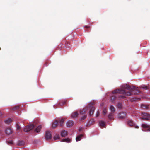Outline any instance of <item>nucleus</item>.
<instances>
[{
  "label": "nucleus",
  "instance_id": "nucleus-1",
  "mask_svg": "<svg viewBox=\"0 0 150 150\" xmlns=\"http://www.w3.org/2000/svg\"><path fill=\"white\" fill-rule=\"evenodd\" d=\"M125 89H118L114 90L113 91L112 93L113 94H115L116 93H118L119 94H124L125 96H130L132 94V92H126L124 90Z\"/></svg>",
  "mask_w": 150,
  "mask_h": 150
},
{
  "label": "nucleus",
  "instance_id": "nucleus-2",
  "mask_svg": "<svg viewBox=\"0 0 150 150\" xmlns=\"http://www.w3.org/2000/svg\"><path fill=\"white\" fill-rule=\"evenodd\" d=\"M64 120V119H62L60 120L59 122L57 120L54 121L52 124V128L53 129L55 128L59 125V126L60 127L62 126Z\"/></svg>",
  "mask_w": 150,
  "mask_h": 150
},
{
  "label": "nucleus",
  "instance_id": "nucleus-3",
  "mask_svg": "<svg viewBox=\"0 0 150 150\" xmlns=\"http://www.w3.org/2000/svg\"><path fill=\"white\" fill-rule=\"evenodd\" d=\"M93 103H90L88 105L87 107V109L89 108L90 109L89 113L90 116L93 115L95 110V108L93 106Z\"/></svg>",
  "mask_w": 150,
  "mask_h": 150
},
{
  "label": "nucleus",
  "instance_id": "nucleus-4",
  "mask_svg": "<svg viewBox=\"0 0 150 150\" xmlns=\"http://www.w3.org/2000/svg\"><path fill=\"white\" fill-rule=\"evenodd\" d=\"M122 87L124 89H127L129 91H132L135 88L134 86H131L127 84L122 85Z\"/></svg>",
  "mask_w": 150,
  "mask_h": 150
},
{
  "label": "nucleus",
  "instance_id": "nucleus-5",
  "mask_svg": "<svg viewBox=\"0 0 150 150\" xmlns=\"http://www.w3.org/2000/svg\"><path fill=\"white\" fill-rule=\"evenodd\" d=\"M142 117L141 118L142 119L145 120H150V114L145 112H142L141 113Z\"/></svg>",
  "mask_w": 150,
  "mask_h": 150
},
{
  "label": "nucleus",
  "instance_id": "nucleus-6",
  "mask_svg": "<svg viewBox=\"0 0 150 150\" xmlns=\"http://www.w3.org/2000/svg\"><path fill=\"white\" fill-rule=\"evenodd\" d=\"M35 127V126L33 124H31V125L25 127L24 128L23 130L25 132H28L34 128Z\"/></svg>",
  "mask_w": 150,
  "mask_h": 150
},
{
  "label": "nucleus",
  "instance_id": "nucleus-7",
  "mask_svg": "<svg viewBox=\"0 0 150 150\" xmlns=\"http://www.w3.org/2000/svg\"><path fill=\"white\" fill-rule=\"evenodd\" d=\"M45 137L46 140H48L51 139L52 138V135L50 132L47 131L45 135Z\"/></svg>",
  "mask_w": 150,
  "mask_h": 150
},
{
  "label": "nucleus",
  "instance_id": "nucleus-8",
  "mask_svg": "<svg viewBox=\"0 0 150 150\" xmlns=\"http://www.w3.org/2000/svg\"><path fill=\"white\" fill-rule=\"evenodd\" d=\"M5 132L6 134L9 135L12 133L13 131L10 127H8L5 129Z\"/></svg>",
  "mask_w": 150,
  "mask_h": 150
},
{
  "label": "nucleus",
  "instance_id": "nucleus-9",
  "mask_svg": "<svg viewBox=\"0 0 150 150\" xmlns=\"http://www.w3.org/2000/svg\"><path fill=\"white\" fill-rule=\"evenodd\" d=\"M126 116V114L125 112L119 113L118 115V118L120 119H124Z\"/></svg>",
  "mask_w": 150,
  "mask_h": 150
},
{
  "label": "nucleus",
  "instance_id": "nucleus-10",
  "mask_svg": "<svg viewBox=\"0 0 150 150\" xmlns=\"http://www.w3.org/2000/svg\"><path fill=\"white\" fill-rule=\"evenodd\" d=\"M74 124V122L72 120L68 121L66 123L67 126L68 127H71Z\"/></svg>",
  "mask_w": 150,
  "mask_h": 150
},
{
  "label": "nucleus",
  "instance_id": "nucleus-11",
  "mask_svg": "<svg viewBox=\"0 0 150 150\" xmlns=\"http://www.w3.org/2000/svg\"><path fill=\"white\" fill-rule=\"evenodd\" d=\"M78 115V112H75L72 114L71 117L73 118H76L77 117Z\"/></svg>",
  "mask_w": 150,
  "mask_h": 150
},
{
  "label": "nucleus",
  "instance_id": "nucleus-12",
  "mask_svg": "<svg viewBox=\"0 0 150 150\" xmlns=\"http://www.w3.org/2000/svg\"><path fill=\"white\" fill-rule=\"evenodd\" d=\"M142 127L144 128H149L148 129V130L150 131V127L149 125H147V124H142Z\"/></svg>",
  "mask_w": 150,
  "mask_h": 150
},
{
  "label": "nucleus",
  "instance_id": "nucleus-13",
  "mask_svg": "<svg viewBox=\"0 0 150 150\" xmlns=\"http://www.w3.org/2000/svg\"><path fill=\"white\" fill-rule=\"evenodd\" d=\"M42 128V126L41 125L38 126L35 129V132H36L38 133L40 132L41 128Z\"/></svg>",
  "mask_w": 150,
  "mask_h": 150
},
{
  "label": "nucleus",
  "instance_id": "nucleus-14",
  "mask_svg": "<svg viewBox=\"0 0 150 150\" xmlns=\"http://www.w3.org/2000/svg\"><path fill=\"white\" fill-rule=\"evenodd\" d=\"M139 91L137 90V89H135V88L133 90V91H132V94H137L139 93Z\"/></svg>",
  "mask_w": 150,
  "mask_h": 150
},
{
  "label": "nucleus",
  "instance_id": "nucleus-15",
  "mask_svg": "<svg viewBox=\"0 0 150 150\" xmlns=\"http://www.w3.org/2000/svg\"><path fill=\"white\" fill-rule=\"evenodd\" d=\"M67 131L63 130L62 131L61 133V135L63 137H65L67 135Z\"/></svg>",
  "mask_w": 150,
  "mask_h": 150
},
{
  "label": "nucleus",
  "instance_id": "nucleus-16",
  "mask_svg": "<svg viewBox=\"0 0 150 150\" xmlns=\"http://www.w3.org/2000/svg\"><path fill=\"white\" fill-rule=\"evenodd\" d=\"M4 122L5 123L9 124L12 122V120L11 118H8L7 120H5Z\"/></svg>",
  "mask_w": 150,
  "mask_h": 150
},
{
  "label": "nucleus",
  "instance_id": "nucleus-17",
  "mask_svg": "<svg viewBox=\"0 0 150 150\" xmlns=\"http://www.w3.org/2000/svg\"><path fill=\"white\" fill-rule=\"evenodd\" d=\"M87 110V108H85L82 110H81L80 111V113L81 114L83 115L84 114Z\"/></svg>",
  "mask_w": 150,
  "mask_h": 150
},
{
  "label": "nucleus",
  "instance_id": "nucleus-18",
  "mask_svg": "<svg viewBox=\"0 0 150 150\" xmlns=\"http://www.w3.org/2000/svg\"><path fill=\"white\" fill-rule=\"evenodd\" d=\"M110 109L111 111L112 112L111 113H114L115 112V107L112 105H111L110 107Z\"/></svg>",
  "mask_w": 150,
  "mask_h": 150
},
{
  "label": "nucleus",
  "instance_id": "nucleus-19",
  "mask_svg": "<svg viewBox=\"0 0 150 150\" xmlns=\"http://www.w3.org/2000/svg\"><path fill=\"white\" fill-rule=\"evenodd\" d=\"M83 136V135L81 134L76 137V141H79L81 140V138L82 136Z\"/></svg>",
  "mask_w": 150,
  "mask_h": 150
},
{
  "label": "nucleus",
  "instance_id": "nucleus-20",
  "mask_svg": "<svg viewBox=\"0 0 150 150\" xmlns=\"http://www.w3.org/2000/svg\"><path fill=\"white\" fill-rule=\"evenodd\" d=\"M105 125V122L103 121H101L99 122V126L101 128H103Z\"/></svg>",
  "mask_w": 150,
  "mask_h": 150
},
{
  "label": "nucleus",
  "instance_id": "nucleus-21",
  "mask_svg": "<svg viewBox=\"0 0 150 150\" xmlns=\"http://www.w3.org/2000/svg\"><path fill=\"white\" fill-rule=\"evenodd\" d=\"M114 113H110L108 116V118L110 120H112L114 119L113 114Z\"/></svg>",
  "mask_w": 150,
  "mask_h": 150
},
{
  "label": "nucleus",
  "instance_id": "nucleus-22",
  "mask_svg": "<svg viewBox=\"0 0 150 150\" xmlns=\"http://www.w3.org/2000/svg\"><path fill=\"white\" fill-rule=\"evenodd\" d=\"M66 102L65 100L61 101L59 102V105L61 106H62L66 103Z\"/></svg>",
  "mask_w": 150,
  "mask_h": 150
},
{
  "label": "nucleus",
  "instance_id": "nucleus-23",
  "mask_svg": "<svg viewBox=\"0 0 150 150\" xmlns=\"http://www.w3.org/2000/svg\"><path fill=\"white\" fill-rule=\"evenodd\" d=\"M25 144V142L23 141H20L18 142V144L19 146L24 145Z\"/></svg>",
  "mask_w": 150,
  "mask_h": 150
},
{
  "label": "nucleus",
  "instance_id": "nucleus-24",
  "mask_svg": "<svg viewBox=\"0 0 150 150\" xmlns=\"http://www.w3.org/2000/svg\"><path fill=\"white\" fill-rule=\"evenodd\" d=\"M59 139L60 137L59 135L58 134H56L54 137V139L55 140H56L57 139Z\"/></svg>",
  "mask_w": 150,
  "mask_h": 150
},
{
  "label": "nucleus",
  "instance_id": "nucleus-25",
  "mask_svg": "<svg viewBox=\"0 0 150 150\" xmlns=\"http://www.w3.org/2000/svg\"><path fill=\"white\" fill-rule=\"evenodd\" d=\"M20 107L18 105L16 106L13 108L12 109V111H15L16 110H18L19 109Z\"/></svg>",
  "mask_w": 150,
  "mask_h": 150
},
{
  "label": "nucleus",
  "instance_id": "nucleus-26",
  "mask_svg": "<svg viewBox=\"0 0 150 150\" xmlns=\"http://www.w3.org/2000/svg\"><path fill=\"white\" fill-rule=\"evenodd\" d=\"M128 123L129 125L130 126H133L134 125V124L133 121L131 120H129L128 121Z\"/></svg>",
  "mask_w": 150,
  "mask_h": 150
},
{
  "label": "nucleus",
  "instance_id": "nucleus-27",
  "mask_svg": "<svg viewBox=\"0 0 150 150\" xmlns=\"http://www.w3.org/2000/svg\"><path fill=\"white\" fill-rule=\"evenodd\" d=\"M117 97L115 96H113L111 97L110 100L111 101L113 102L115 99Z\"/></svg>",
  "mask_w": 150,
  "mask_h": 150
},
{
  "label": "nucleus",
  "instance_id": "nucleus-28",
  "mask_svg": "<svg viewBox=\"0 0 150 150\" xmlns=\"http://www.w3.org/2000/svg\"><path fill=\"white\" fill-rule=\"evenodd\" d=\"M7 143L9 145L13 144V141L12 140L8 141H7Z\"/></svg>",
  "mask_w": 150,
  "mask_h": 150
},
{
  "label": "nucleus",
  "instance_id": "nucleus-29",
  "mask_svg": "<svg viewBox=\"0 0 150 150\" xmlns=\"http://www.w3.org/2000/svg\"><path fill=\"white\" fill-rule=\"evenodd\" d=\"M95 122L94 120V119H91L89 122V124L90 125L93 124Z\"/></svg>",
  "mask_w": 150,
  "mask_h": 150
},
{
  "label": "nucleus",
  "instance_id": "nucleus-30",
  "mask_svg": "<svg viewBox=\"0 0 150 150\" xmlns=\"http://www.w3.org/2000/svg\"><path fill=\"white\" fill-rule=\"evenodd\" d=\"M70 141V139L69 138H67V139H62V141L63 142H69Z\"/></svg>",
  "mask_w": 150,
  "mask_h": 150
},
{
  "label": "nucleus",
  "instance_id": "nucleus-31",
  "mask_svg": "<svg viewBox=\"0 0 150 150\" xmlns=\"http://www.w3.org/2000/svg\"><path fill=\"white\" fill-rule=\"evenodd\" d=\"M107 113V110H106V108H104L103 110V114L104 115L106 114Z\"/></svg>",
  "mask_w": 150,
  "mask_h": 150
},
{
  "label": "nucleus",
  "instance_id": "nucleus-32",
  "mask_svg": "<svg viewBox=\"0 0 150 150\" xmlns=\"http://www.w3.org/2000/svg\"><path fill=\"white\" fill-rule=\"evenodd\" d=\"M117 107L118 108H121L122 107V103H118L117 105Z\"/></svg>",
  "mask_w": 150,
  "mask_h": 150
},
{
  "label": "nucleus",
  "instance_id": "nucleus-33",
  "mask_svg": "<svg viewBox=\"0 0 150 150\" xmlns=\"http://www.w3.org/2000/svg\"><path fill=\"white\" fill-rule=\"evenodd\" d=\"M141 108L143 109H145L148 108V107L144 104H142L141 105Z\"/></svg>",
  "mask_w": 150,
  "mask_h": 150
},
{
  "label": "nucleus",
  "instance_id": "nucleus-34",
  "mask_svg": "<svg viewBox=\"0 0 150 150\" xmlns=\"http://www.w3.org/2000/svg\"><path fill=\"white\" fill-rule=\"evenodd\" d=\"M117 97L119 99H124L125 98V96L122 95H118Z\"/></svg>",
  "mask_w": 150,
  "mask_h": 150
},
{
  "label": "nucleus",
  "instance_id": "nucleus-35",
  "mask_svg": "<svg viewBox=\"0 0 150 150\" xmlns=\"http://www.w3.org/2000/svg\"><path fill=\"white\" fill-rule=\"evenodd\" d=\"M86 117V115H84L81 118L80 120L81 121H82L84 120Z\"/></svg>",
  "mask_w": 150,
  "mask_h": 150
},
{
  "label": "nucleus",
  "instance_id": "nucleus-36",
  "mask_svg": "<svg viewBox=\"0 0 150 150\" xmlns=\"http://www.w3.org/2000/svg\"><path fill=\"white\" fill-rule=\"evenodd\" d=\"M142 88L145 90H147L148 89V87L147 86H144L142 87Z\"/></svg>",
  "mask_w": 150,
  "mask_h": 150
},
{
  "label": "nucleus",
  "instance_id": "nucleus-37",
  "mask_svg": "<svg viewBox=\"0 0 150 150\" xmlns=\"http://www.w3.org/2000/svg\"><path fill=\"white\" fill-rule=\"evenodd\" d=\"M100 112L99 111H98L96 114V117H98L100 115Z\"/></svg>",
  "mask_w": 150,
  "mask_h": 150
},
{
  "label": "nucleus",
  "instance_id": "nucleus-38",
  "mask_svg": "<svg viewBox=\"0 0 150 150\" xmlns=\"http://www.w3.org/2000/svg\"><path fill=\"white\" fill-rule=\"evenodd\" d=\"M139 98H134L133 99V100L134 101H136V100L137 99H139Z\"/></svg>",
  "mask_w": 150,
  "mask_h": 150
},
{
  "label": "nucleus",
  "instance_id": "nucleus-39",
  "mask_svg": "<svg viewBox=\"0 0 150 150\" xmlns=\"http://www.w3.org/2000/svg\"><path fill=\"white\" fill-rule=\"evenodd\" d=\"M85 27L86 28H88L90 27V26H85Z\"/></svg>",
  "mask_w": 150,
  "mask_h": 150
},
{
  "label": "nucleus",
  "instance_id": "nucleus-40",
  "mask_svg": "<svg viewBox=\"0 0 150 150\" xmlns=\"http://www.w3.org/2000/svg\"><path fill=\"white\" fill-rule=\"evenodd\" d=\"M48 64V63L46 62L45 64V65L46 66H47V64Z\"/></svg>",
  "mask_w": 150,
  "mask_h": 150
},
{
  "label": "nucleus",
  "instance_id": "nucleus-41",
  "mask_svg": "<svg viewBox=\"0 0 150 150\" xmlns=\"http://www.w3.org/2000/svg\"><path fill=\"white\" fill-rule=\"evenodd\" d=\"M17 129H20V127H19V126H18V127H17Z\"/></svg>",
  "mask_w": 150,
  "mask_h": 150
},
{
  "label": "nucleus",
  "instance_id": "nucleus-42",
  "mask_svg": "<svg viewBox=\"0 0 150 150\" xmlns=\"http://www.w3.org/2000/svg\"><path fill=\"white\" fill-rule=\"evenodd\" d=\"M135 128H139V127L138 126H135Z\"/></svg>",
  "mask_w": 150,
  "mask_h": 150
},
{
  "label": "nucleus",
  "instance_id": "nucleus-43",
  "mask_svg": "<svg viewBox=\"0 0 150 150\" xmlns=\"http://www.w3.org/2000/svg\"><path fill=\"white\" fill-rule=\"evenodd\" d=\"M1 114V112H0V115Z\"/></svg>",
  "mask_w": 150,
  "mask_h": 150
}]
</instances>
